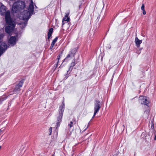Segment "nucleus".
Returning <instances> with one entry per match:
<instances>
[{
  "instance_id": "nucleus-1",
  "label": "nucleus",
  "mask_w": 156,
  "mask_h": 156,
  "mask_svg": "<svg viewBox=\"0 0 156 156\" xmlns=\"http://www.w3.org/2000/svg\"><path fill=\"white\" fill-rule=\"evenodd\" d=\"M24 2L18 0L13 3L12 7V11L13 13H16L20 10L24 9L26 7Z\"/></svg>"
},
{
  "instance_id": "nucleus-2",
  "label": "nucleus",
  "mask_w": 156,
  "mask_h": 156,
  "mask_svg": "<svg viewBox=\"0 0 156 156\" xmlns=\"http://www.w3.org/2000/svg\"><path fill=\"white\" fill-rule=\"evenodd\" d=\"M65 106L64 101L63 100L62 103V105L59 106L58 110L59 115L57 117V122L56 123V128L59 126L60 123L62 121L63 112L65 109Z\"/></svg>"
},
{
  "instance_id": "nucleus-3",
  "label": "nucleus",
  "mask_w": 156,
  "mask_h": 156,
  "mask_svg": "<svg viewBox=\"0 0 156 156\" xmlns=\"http://www.w3.org/2000/svg\"><path fill=\"white\" fill-rule=\"evenodd\" d=\"M32 13L27 10H25L22 12V18L23 20H25V21L23 23L21 24L25 27L27 24V21L30 18V16L32 15Z\"/></svg>"
},
{
  "instance_id": "nucleus-4",
  "label": "nucleus",
  "mask_w": 156,
  "mask_h": 156,
  "mask_svg": "<svg viewBox=\"0 0 156 156\" xmlns=\"http://www.w3.org/2000/svg\"><path fill=\"white\" fill-rule=\"evenodd\" d=\"M76 52L77 51L75 48L71 49L65 58L64 61H67L73 58H75V56Z\"/></svg>"
},
{
  "instance_id": "nucleus-5",
  "label": "nucleus",
  "mask_w": 156,
  "mask_h": 156,
  "mask_svg": "<svg viewBox=\"0 0 156 156\" xmlns=\"http://www.w3.org/2000/svg\"><path fill=\"white\" fill-rule=\"evenodd\" d=\"M6 23L8 25L5 27V31L6 33L9 34L13 31L15 27L16 24L15 23V22L8 23Z\"/></svg>"
},
{
  "instance_id": "nucleus-6",
  "label": "nucleus",
  "mask_w": 156,
  "mask_h": 156,
  "mask_svg": "<svg viewBox=\"0 0 156 156\" xmlns=\"http://www.w3.org/2000/svg\"><path fill=\"white\" fill-rule=\"evenodd\" d=\"M25 80V79H22L16 85L13 90V91L14 93H16L20 92L21 90V88L22 87Z\"/></svg>"
},
{
  "instance_id": "nucleus-7",
  "label": "nucleus",
  "mask_w": 156,
  "mask_h": 156,
  "mask_svg": "<svg viewBox=\"0 0 156 156\" xmlns=\"http://www.w3.org/2000/svg\"><path fill=\"white\" fill-rule=\"evenodd\" d=\"M101 102L99 101H96L95 102L94 107V112L93 116L92 118H94L95 115L96 113L99 111L101 106Z\"/></svg>"
},
{
  "instance_id": "nucleus-8",
  "label": "nucleus",
  "mask_w": 156,
  "mask_h": 156,
  "mask_svg": "<svg viewBox=\"0 0 156 156\" xmlns=\"http://www.w3.org/2000/svg\"><path fill=\"white\" fill-rule=\"evenodd\" d=\"M18 35L15 36H11L8 41V43L11 46H13L16 44L17 41L18 40Z\"/></svg>"
},
{
  "instance_id": "nucleus-9",
  "label": "nucleus",
  "mask_w": 156,
  "mask_h": 156,
  "mask_svg": "<svg viewBox=\"0 0 156 156\" xmlns=\"http://www.w3.org/2000/svg\"><path fill=\"white\" fill-rule=\"evenodd\" d=\"M4 15H5V19L6 23L14 22L11 17L10 13L9 11L8 10L7 11V12L5 13Z\"/></svg>"
},
{
  "instance_id": "nucleus-10",
  "label": "nucleus",
  "mask_w": 156,
  "mask_h": 156,
  "mask_svg": "<svg viewBox=\"0 0 156 156\" xmlns=\"http://www.w3.org/2000/svg\"><path fill=\"white\" fill-rule=\"evenodd\" d=\"M139 101L141 104L148 106L149 101L147 99L146 97L143 96H140L139 97Z\"/></svg>"
},
{
  "instance_id": "nucleus-11",
  "label": "nucleus",
  "mask_w": 156,
  "mask_h": 156,
  "mask_svg": "<svg viewBox=\"0 0 156 156\" xmlns=\"http://www.w3.org/2000/svg\"><path fill=\"white\" fill-rule=\"evenodd\" d=\"M7 48V45L5 43L0 41V55H2Z\"/></svg>"
},
{
  "instance_id": "nucleus-12",
  "label": "nucleus",
  "mask_w": 156,
  "mask_h": 156,
  "mask_svg": "<svg viewBox=\"0 0 156 156\" xmlns=\"http://www.w3.org/2000/svg\"><path fill=\"white\" fill-rule=\"evenodd\" d=\"M69 13H66L65 17L62 19V27H63V26L65 24H69L68 22L70 20V18L69 16Z\"/></svg>"
},
{
  "instance_id": "nucleus-13",
  "label": "nucleus",
  "mask_w": 156,
  "mask_h": 156,
  "mask_svg": "<svg viewBox=\"0 0 156 156\" xmlns=\"http://www.w3.org/2000/svg\"><path fill=\"white\" fill-rule=\"evenodd\" d=\"M77 63L75 58H73L71 63L70 64V66L68 71H70V72H71L73 69V67L75 66L76 64Z\"/></svg>"
},
{
  "instance_id": "nucleus-14",
  "label": "nucleus",
  "mask_w": 156,
  "mask_h": 156,
  "mask_svg": "<svg viewBox=\"0 0 156 156\" xmlns=\"http://www.w3.org/2000/svg\"><path fill=\"white\" fill-rule=\"evenodd\" d=\"M6 7L2 3H1L0 7V12L2 15H4L5 13L6 12Z\"/></svg>"
},
{
  "instance_id": "nucleus-15",
  "label": "nucleus",
  "mask_w": 156,
  "mask_h": 156,
  "mask_svg": "<svg viewBox=\"0 0 156 156\" xmlns=\"http://www.w3.org/2000/svg\"><path fill=\"white\" fill-rule=\"evenodd\" d=\"M34 8L33 5V2L32 0L29 6V10L30 11V12L32 14V13L34 12Z\"/></svg>"
},
{
  "instance_id": "nucleus-16",
  "label": "nucleus",
  "mask_w": 156,
  "mask_h": 156,
  "mask_svg": "<svg viewBox=\"0 0 156 156\" xmlns=\"http://www.w3.org/2000/svg\"><path fill=\"white\" fill-rule=\"evenodd\" d=\"M53 29L52 28H50L48 30V34H47V39L48 40V41H50V37L52 36L53 32Z\"/></svg>"
},
{
  "instance_id": "nucleus-17",
  "label": "nucleus",
  "mask_w": 156,
  "mask_h": 156,
  "mask_svg": "<svg viewBox=\"0 0 156 156\" xmlns=\"http://www.w3.org/2000/svg\"><path fill=\"white\" fill-rule=\"evenodd\" d=\"M135 42L137 47L139 48L140 46V44L142 43V40H140L137 37H136L135 39Z\"/></svg>"
},
{
  "instance_id": "nucleus-18",
  "label": "nucleus",
  "mask_w": 156,
  "mask_h": 156,
  "mask_svg": "<svg viewBox=\"0 0 156 156\" xmlns=\"http://www.w3.org/2000/svg\"><path fill=\"white\" fill-rule=\"evenodd\" d=\"M73 123L74 124L76 123V120L75 118H73L72 120L70 121L68 125V126L69 129H71V128L73 126Z\"/></svg>"
},
{
  "instance_id": "nucleus-19",
  "label": "nucleus",
  "mask_w": 156,
  "mask_h": 156,
  "mask_svg": "<svg viewBox=\"0 0 156 156\" xmlns=\"http://www.w3.org/2000/svg\"><path fill=\"white\" fill-rule=\"evenodd\" d=\"M55 43H54V42H51V46L50 47V49L51 51H52L53 49V48L54 46L55 45Z\"/></svg>"
},
{
  "instance_id": "nucleus-20",
  "label": "nucleus",
  "mask_w": 156,
  "mask_h": 156,
  "mask_svg": "<svg viewBox=\"0 0 156 156\" xmlns=\"http://www.w3.org/2000/svg\"><path fill=\"white\" fill-rule=\"evenodd\" d=\"M5 97H0V105L2 104V102L5 100Z\"/></svg>"
},
{
  "instance_id": "nucleus-21",
  "label": "nucleus",
  "mask_w": 156,
  "mask_h": 156,
  "mask_svg": "<svg viewBox=\"0 0 156 156\" xmlns=\"http://www.w3.org/2000/svg\"><path fill=\"white\" fill-rule=\"evenodd\" d=\"M58 37H56L53 40L52 42L55 43L56 42V41H57L58 39Z\"/></svg>"
},
{
  "instance_id": "nucleus-22",
  "label": "nucleus",
  "mask_w": 156,
  "mask_h": 156,
  "mask_svg": "<svg viewBox=\"0 0 156 156\" xmlns=\"http://www.w3.org/2000/svg\"><path fill=\"white\" fill-rule=\"evenodd\" d=\"M48 130H49V132L50 133L49 134V135H50L51 134L52 130V128L51 127H50L49 128Z\"/></svg>"
},
{
  "instance_id": "nucleus-23",
  "label": "nucleus",
  "mask_w": 156,
  "mask_h": 156,
  "mask_svg": "<svg viewBox=\"0 0 156 156\" xmlns=\"http://www.w3.org/2000/svg\"><path fill=\"white\" fill-rule=\"evenodd\" d=\"M4 34H0V40L2 39L4 37Z\"/></svg>"
},
{
  "instance_id": "nucleus-24",
  "label": "nucleus",
  "mask_w": 156,
  "mask_h": 156,
  "mask_svg": "<svg viewBox=\"0 0 156 156\" xmlns=\"http://www.w3.org/2000/svg\"><path fill=\"white\" fill-rule=\"evenodd\" d=\"M61 58V55L59 54L57 56V59H58V62L59 61V60Z\"/></svg>"
},
{
  "instance_id": "nucleus-25",
  "label": "nucleus",
  "mask_w": 156,
  "mask_h": 156,
  "mask_svg": "<svg viewBox=\"0 0 156 156\" xmlns=\"http://www.w3.org/2000/svg\"><path fill=\"white\" fill-rule=\"evenodd\" d=\"M141 9L142 10H144V4H142L141 7Z\"/></svg>"
},
{
  "instance_id": "nucleus-26",
  "label": "nucleus",
  "mask_w": 156,
  "mask_h": 156,
  "mask_svg": "<svg viewBox=\"0 0 156 156\" xmlns=\"http://www.w3.org/2000/svg\"><path fill=\"white\" fill-rule=\"evenodd\" d=\"M143 14L144 15H145L146 13V12L145 11V9L143 10Z\"/></svg>"
},
{
  "instance_id": "nucleus-27",
  "label": "nucleus",
  "mask_w": 156,
  "mask_h": 156,
  "mask_svg": "<svg viewBox=\"0 0 156 156\" xmlns=\"http://www.w3.org/2000/svg\"><path fill=\"white\" fill-rule=\"evenodd\" d=\"M154 124H152V125L151 126V128L153 129H154Z\"/></svg>"
},
{
  "instance_id": "nucleus-28",
  "label": "nucleus",
  "mask_w": 156,
  "mask_h": 156,
  "mask_svg": "<svg viewBox=\"0 0 156 156\" xmlns=\"http://www.w3.org/2000/svg\"><path fill=\"white\" fill-rule=\"evenodd\" d=\"M59 62H58H58H57L56 64V68L57 67V66H58V63Z\"/></svg>"
},
{
  "instance_id": "nucleus-29",
  "label": "nucleus",
  "mask_w": 156,
  "mask_h": 156,
  "mask_svg": "<svg viewBox=\"0 0 156 156\" xmlns=\"http://www.w3.org/2000/svg\"><path fill=\"white\" fill-rule=\"evenodd\" d=\"M154 140H156V134L155 135L154 137Z\"/></svg>"
},
{
  "instance_id": "nucleus-30",
  "label": "nucleus",
  "mask_w": 156,
  "mask_h": 156,
  "mask_svg": "<svg viewBox=\"0 0 156 156\" xmlns=\"http://www.w3.org/2000/svg\"><path fill=\"white\" fill-rule=\"evenodd\" d=\"M55 152H54V154H53L51 156H55Z\"/></svg>"
},
{
  "instance_id": "nucleus-31",
  "label": "nucleus",
  "mask_w": 156,
  "mask_h": 156,
  "mask_svg": "<svg viewBox=\"0 0 156 156\" xmlns=\"http://www.w3.org/2000/svg\"><path fill=\"white\" fill-rule=\"evenodd\" d=\"M140 52L139 53V52H137V53L138 54H140Z\"/></svg>"
},
{
  "instance_id": "nucleus-32",
  "label": "nucleus",
  "mask_w": 156,
  "mask_h": 156,
  "mask_svg": "<svg viewBox=\"0 0 156 156\" xmlns=\"http://www.w3.org/2000/svg\"><path fill=\"white\" fill-rule=\"evenodd\" d=\"M84 9L83 10V12H82V13L81 14V15L83 14V12L84 11Z\"/></svg>"
},
{
  "instance_id": "nucleus-33",
  "label": "nucleus",
  "mask_w": 156,
  "mask_h": 156,
  "mask_svg": "<svg viewBox=\"0 0 156 156\" xmlns=\"http://www.w3.org/2000/svg\"><path fill=\"white\" fill-rule=\"evenodd\" d=\"M1 148V146H0V149Z\"/></svg>"
},
{
  "instance_id": "nucleus-34",
  "label": "nucleus",
  "mask_w": 156,
  "mask_h": 156,
  "mask_svg": "<svg viewBox=\"0 0 156 156\" xmlns=\"http://www.w3.org/2000/svg\"><path fill=\"white\" fill-rule=\"evenodd\" d=\"M139 50H140V51L141 49H140Z\"/></svg>"
},
{
  "instance_id": "nucleus-35",
  "label": "nucleus",
  "mask_w": 156,
  "mask_h": 156,
  "mask_svg": "<svg viewBox=\"0 0 156 156\" xmlns=\"http://www.w3.org/2000/svg\"><path fill=\"white\" fill-rule=\"evenodd\" d=\"M68 76H67V77L66 78V79H67V78H68Z\"/></svg>"
},
{
  "instance_id": "nucleus-36",
  "label": "nucleus",
  "mask_w": 156,
  "mask_h": 156,
  "mask_svg": "<svg viewBox=\"0 0 156 156\" xmlns=\"http://www.w3.org/2000/svg\"><path fill=\"white\" fill-rule=\"evenodd\" d=\"M69 27V26L68 27V28Z\"/></svg>"
},
{
  "instance_id": "nucleus-37",
  "label": "nucleus",
  "mask_w": 156,
  "mask_h": 156,
  "mask_svg": "<svg viewBox=\"0 0 156 156\" xmlns=\"http://www.w3.org/2000/svg\"><path fill=\"white\" fill-rule=\"evenodd\" d=\"M142 73H144V72H142Z\"/></svg>"
}]
</instances>
